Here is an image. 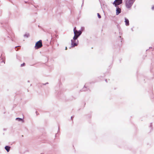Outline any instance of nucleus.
I'll return each instance as SVG.
<instances>
[{
	"mask_svg": "<svg viewBox=\"0 0 154 154\" xmlns=\"http://www.w3.org/2000/svg\"><path fill=\"white\" fill-rule=\"evenodd\" d=\"M74 33V36L73 38L71 40V47H73L75 46H77L78 44L79 41L77 40L76 41V40H77L78 38L81 35L82 33V32L81 30H77L76 29V27H75L73 29Z\"/></svg>",
	"mask_w": 154,
	"mask_h": 154,
	"instance_id": "1",
	"label": "nucleus"
},
{
	"mask_svg": "<svg viewBox=\"0 0 154 154\" xmlns=\"http://www.w3.org/2000/svg\"><path fill=\"white\" fill-rule=\"evenodd\" d=\"M135 0H126L125 6L127 8H130L132 6Z\"/></svg>",
	"mask_w": 154,
	"mask_h": 154,
	"instance_id": "2",
	"label": "nucleus"
},
{
	"mask_svg": "<svg viewBox=\"0 0 154 154\" xmlns=\"http://www.w3.org/2000/svg\"><path fill=\"white\" fill-rule=\"evenodd\" d=\"M42 46V41L41 40L37 42L35 44V48L36 49H39Z\"/></svg>",
	"mask_w": 154,
	"mask_h": 154,
	"instance_id": "3",
	"label": "nucleus"
},
{
	"mask_svg": "<svg viewBox=\"0 0 154 154\" xmlns=\"http://www.w3.org/2000/svg\"><path fill=\"white\" fill-rule=\"evenodd\" d=\"M122 3V0H115L113 3V4L115 7H118L117 6L119 5Z\"/></svg>",
	"mask_w": 154,
	"mask_h": 154,
	"instance_id": "4",
	"label": "nucleus"
},
{
	"mask_svg": "<svg viewBox=\"0 0 154 154\" xmlns=\"http://www.w3.org/2000/svg\"><path fill=\"white\" fill-rule=\"evenodd\" d=\"M116 7V15H118L120 13H121V8L119 7Z\"/></svg>",
	"mask_w": 154,
	"mask_h": 154,
	"instance_id": "5",
	"label": "nucleus"
},
{
	"mask_svg": "<svg viewBox=\"0 0 154 154\" xmlns=\"http://www.w3.org/2000/svg\"><path fill=\"white\" fill-rule=\"evenodd\" d=\"M125 25L126 26H129V23L128 20L126 17L125 18Z\"/></svg>",
	"mask_w": 154,
	"mask_h": 154,
	"instance_id": "6",
	"label": "nucleus"
},
{
	"mask_svg": "<svg viewBox=\"0 0 154 154\" xmlns=\"http://www.w3.org/2000/svg\"><path fill=\"white\" fill-rule=\"evenodd\" d=\"M11 148V147L9 146H6L5 147V149L8 152L10 150V149Z\"/></svg>",
	"mask_w": 154,
	"mask_h": 154,
	"instance_id": "7",
	"label": "nucleus"
},
{
	"mask_svg": "<svg viewBox=\"0 0 154 154\" xmlns=\"http://www.w3.org/2000/svg\"><path fill=\"white\" fill-rule=\"evenodd\" d=\"M16 120H18L19 122L22 121L23 122V120L22 119L19 118H17L16 119Z\"/></svg>",
	"mask_w": 154,
	"mask_h": 154,
	"instance_id": "8",
	"label": "nucleus"
},
{
	"mask_svg": "<svg viewBox=\"0 0 154 154\" xmlns=\"http://www.w3.org/2000/svg\"><path fill=\"white\" fill-rule=\"evenodd\" d=\"M86 85H85L84 86V87L82 89V91H86Z\"/></svg>",
	"mask_w": 154,
	"mask_h": 154,
	"instance_id": "9",
	"label": "nucleus"
},
{
	"mask_svg": "<svg viewBox=\"0 0 154 154\" xmlns=\"http://www.w3.org/2000/svg\"><path fill=\"white\" fill-rule=\"evenodd\" d=\"M29 36V34H26L24 35V37H26V38H28Z\"/></svg>",
	"mask_w": 154,
	"mask_h": 154,
	"instance_id": "10",
	"label": "nucleus"
},
{
	"mask_svg": "<svg viewBox=\"0 0 154 154\" xmlns=\"http://www.w3.org/2000/svg\"><path fill=\"white\" fill-rule=\"evenodd\" d=\"M97 16H98V17L99 18H101V16L100 15V14L99 13H97Z\"/></svg>",
	"mask_w": 154,
	"mask_h": 154,
	"instance_id": "11",
	"label": "nucleus"
},
{
	"mask_svg": "<svg viewBox=\"0 0 154 154\" xmlns=\"http://www.w3.org/2000/svg\"><path fill=\"white\" fill-rule=\"evenodd\" d=\"M25 63H23L21 64V67H23V66H24L25 65Z\"/></svg>",
	"mask_w": 154,
	"mask_h": 154,
	"instance_id": "12",
	"label": "nucleus"
},
{
	"mask_svg": "<svg viewBox=\"0 0 154 154\" xmlns=\"http://www.w3.org/2000/svg\"><path fill=\"white\" fill-rule=\"evenodd\" d=\"M152 10H154V5H153L152 6Z\"/></svg>",
	"mask_w": 154,
	"mask_h": 154,
	"instance_id": "13",
	"label": "nucleus"
},
{
	"mask_svg": "<svg viewBox=\"0 0 154 154\" xmlns=\"http://www.w3.org/2000/svg\"><path fill=\"white\" fill-rule=\"evenodd\" d=\"M48 84V82H47L45 84H43V85H45L46 84Z\"/></svg>",
	"mask_w": 154,
	"mask_h": 154,
	"instance_id": "14",
	"label": "nucleus"
},
{
	"mask_svg": "<svg viewBox=\"0 0 154 154\" xmlns=\"http://www.w3.org/2000/svg\"><path fill=\"white\" fill-rule=\"evenodd\" d=\"M17 47H20V46H16V47H15V49H16V48H17Z\"/></svg>",
	"mask_w": 154,
	"mask_h": 154,
	"instance_id": "15",
	"label": "nucleus"
},
{
	"mask_svg": "<svg viewBox=\"0 0 154 154\" xmlns=\"http://www.w3.org/2000/svg\"><path fill=\"white\" fill-rule=\"evenodd\" d=\"M131 30L132 31H133V29L132 28H131Z\"/></svg>",
	"mask_w": 154,
	"mask_h": 154,
	"instance_id": "16",
	"label": "nucleus"
},
{
	"mask_svg": "<svg viewBox=\"0 0 154 154\" xmlns=\"http://www.w3.org/2000/svg\"><path fill=\"white\" fill-rule=\"evenodd\" d=\"M67 49V47H66V48H65V50H66Z\"/></svg>",
	"mask_w": 154,
	"mask_h": 154,
	"instance_id": "17",
	"label": "nucleus"
},
{
	"mask_svg": "<svg viewBox=\"0 0 154 154\" xmlns=\"http://www.w3.org/2000/svg\"><path fill=\"white\" fill-rule=\"evenodd\" d=\"M152 123H151V125H150V127H152Z\"/></svg>",
	"mask_w": 154,
	"mask_h": 154,
	"instance_id": "18",
	"label": "nucleus"
},
{
	"mask_svg": "<svg viewBox=\"0 0 154 154\" xmlns=\"http://www.w3.org/2000/svg\"><path fill=\"white\" fill-rule=\"evenodd\" d=\"M72 118H73V117H72V116H71V119H72Z\"/></svg>",
	"mask_w": 154,
	"mask_h": 154,
	"instance_id": "19",
	"label": "nucleus"
},
{
	"mask_svg": "<svg viewBox=\"0 0 154 154\" xmlns=\"http://www.w3.org/2000/svg\"><path fill=\"white\" fill-rule=\"evenodd\" d=\"M149 49H151V48H152V47H150L149 48Z\"/></svg>",
	"mask_w": 154,
	"mask_h": 154,
	"instance_id": "20",
	"label": "nucleus"
},
{
	"mask_svg": "<svg viewBox=\"0 0 154 154\" xmlns=\"http://www.w3.org/2000/svg\"><path fill=\"white\" fill-rule=\"evenodd\" d=\"M105 81H106V82H107V79H106L105 80Z\"/></svg>",
	"mask_w": 154,
	"mask_h": 154,
	"instance_id": "21",
	"label": "nucleus"
},
{
	"mask_svg": "<svg viewBox=\"0 0 154 154\" xmlns=\"http://www.w3.org/2000/svg\"><path fill=\"white\" fill-rule=\"evenodd\" d=\"M3 61L4 62V63H5V62L4 61Z\"/></svg>",
	"mask_w": 154,
	"mask_h": 154,
	"instance_id": "22",
	"label": "nucleus"
},
{
	"mask_svg": "<svg viewBox=\"0 0 154 154\" xmlns=\"http://www.w3.org/2000/svg\"><path fill=\"white\" fill-rule=\"evenodd\" d=\"M119 37H120V38H121V36H119Z\"/></svg>",
	"mask_w": 154,
	"mask_h": 154,
	"instance_id": "23",
	"label": "nucleus"
},
{
	"mask_svg": "<svg viewBox=\"0 0 154 154\" xmlns=\"http://www.w3.org/2000/svg\"><path fill=\"white\" fill-rule=\"evenodd\" d=\"M25 3H26V2H25Z\"/></svg>",
	"mask_w": 154,
	"mask_h": 154,
	"instance_id": "24",
	"label": "nucleus"
}]
</instances>
